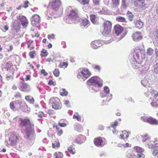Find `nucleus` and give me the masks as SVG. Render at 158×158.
Returning a JSON list of instances; mask_svg holds the SVG:
<instances>
[{"mask_svg":"<svg viewBox=\"0 0 158 158\" xmlns=\"http://www.w3.org/2000/svg\"><path fill=\"white\" fill-rule=\"evenodd\" d=\"M18 122L19 126L20 127L28 126L25 129V133L27 138L31 139L34 138V126L32 124L30 120L28 118H19Z\"/></svg>","mask_w":158,"mask_h":158,"instance_id":"1","label":"nucleus"},{"mask_svg":"<svg viewBox=\"0 0 158 158\" xmlns=\"http://www.w3.org/2000/svg\"><path fill=\"white\" fill-rule=\"evenodd\" d=\"M22 139V137L14 131L10 133L9 138V142L10 145L15 146Z\"/></svg>","mask_w":158,"mask_h":158,"instance_id":"2","label":"nucleus"},{"mask_svg":"<svg viewBox=\"0 0 158 158\" xmlns=\"http://www.w3.org/2000/svg\"><path fill=\"white\" fill-rule=\"evenodd\" d=\"M91 74L87 68H80L78 71L77 77L85 81L91 76Z\"/></svg>","mask_w":158,"mask_h":158,"instance_id":"3","label":"nucleus"},{"mask_svg":"<svg viewBox=\"0 0 158 158\" xmlns=\"http://www.w3.org/2000/svg\"><path fill=\"white\" fill-rule=\"evenodd\" d=\"M134 58L135 61L139 64L141 63L143 57H144V50L137 47L134 49Z\"/></svg>","mask_w":158,"mask_h":158,"instance_id":"4","label":"nucleus"},{"mask_svg":"<svg viewBox=\"0 0 158 158\" xmlns=\"http://www.w3.org/2000/svg\"><path fill=\"white\" fill-rule=\"evenodd\" d=\"M112 28V23L109 21L105 20L103 23V27L101 29L102 34L106 35L109 34L111 32Z\"/></svg>","mask_w":158,"mask_h":158,"instance_id":"5","label":"nucleus"},{"mask_svg":"<svg viewBox=\"0 0 158 158\" xmlns=\"http://www.w3.org/2000/svg\"><path fill=\"white\" fill-rule=\"evenodd\" d=\"M87 84L89 86L95 85L101 87L102 85V81L99 77L93 76L87 81Z\"/></svg>","mask_w":158,"mask_h":158,"instance_id":"6","label":"nucleus"},{"mask_svg":"<svg viewBox=\"0 0 158 158\" xmlns=\"http://www.w3.org/2000/svg\"><path fill=\"white\" fill-rule=\"evenodd\" d=\"M50 102L52 104V108L54 109L57 110L62 108V104L60 100L57 98L52 97L50 99Z\"/></svg>","mask_w":158,"mask_h":158,"instance_id":"7","label":"nucleus"},{"mask_svg":"<svg viewBox=\"0 0 158 158\" xmlns=\"http://www.w3.org/2000/svg\"><path fill=\"white\" fill-rule=\"evenodd\" d=\"M19 89L22 92L28 93L31 90V88L29 85L26 83L20 81L18 83Z\"/></svg>","mask_w":158,"mask_h":158,"instance_id":"8","label":"nucleus"},{"mask_svg":"<svg viewBox=\"0 0 158 158\" xmlns=\"http://www.w3.org/2000/svg\"><path fill=\"white\" fill-rule=\"evenodd\" d=\"M114 33L117 36L120 35L121 38H123L126 34L123 33V28L118 24L115 25L114 27Z\"/></svg>","mask_w":158,"mask_h":158,"instance_id":"9","label":"nucleus"},{"mask_svg":"<svg viewBox=\"0 0 158 158\" xmlns=\"http://www.w3.org/2000/svg\"><path fill=\"white\" fill-rule=\"evenodd\" d=\"M61 5L60 0H50L49 4V6L53 10L57 11Z\"/></svg>","mask_w":158,"mask_h":158,"instance_id":"10","label":"nucleus"},{"mask_svg":"<svg viewBox=\"0 0 158 158\" xmlns=\"http://www.w3.org/2000/svg\"><path fill=\"white\" fill-rule=\"evenodd\" d=\"M22 102L19 100L11 102L10 104V108L14 111L18 110L21 108Z\"/></svg>","mask_w":158,"mask_h":158,"instance_id":"11","label":"nucleus"},{"mask_svg":"<svg viewBox=\"0 0 158 158\" xmlns=\"http://www.w3.org/2000/svg\"><path fill=\"white\" fill-rule=\"evenodd\" d=\"M94 143L97 147H102L105 144V139L101 137H96L94 139Z\"/></svg>","mask_w":158,"mask_h":158,"instance_id":"12","label":"nucleus"},{"mask_svg":"<svg viewBox=\"0 0 158 158\" xmlns=\"http://www.w3.org/2000/svg\"><path fill=\"white\" fill-rule=\"evenodd\" d=\"M68 16L69 19L73 20L78 19L79 16L78 10L76 9H72L69 13Z\"/></svg>","mask_w":158,"mask_h":158,"instance_id":"13","label":"nucleus"},{"mask_svg":"<svg viewBox=\"0 0 158 158\" xmlns=\"http://www.w3.org/2000/svg\"><path fill=\"white\" fill-rule=\"evenodd\" d=\"M86 138L85 136L80 135L76 136L75 139V143L78 144H81L84 143L86 140Z\"/></svg>","mask_w":158,"mask_h":158,"instance_id":"14","label":"nucleus"},{"mask_svg":"<svg viewBox=\"0 0 158 158\" xmlns=\"http://www.w3.org/2000/svg\"><path fill=\"white\" fill-rule=\"evenodd\" d=\"M132 37L134 41H138L142 39L143 36L141 32H136L132 34Z\"/></svg>","mask_w":158,"mask_h":158,"instance_id":"15","label":"nucleus"},{"mask_svg":"<svg viewBox=\"0 0 158 158\" xmlns=\"http://www.w3.org/2000/svg\"><path fill=\"white\" fill-rule=\"evenodd\" d=\"M40 17L39 15L35 14L32 16L31 19V23L32 25L35 26L39 23L40 22Z\"/></svg>","mask_w":158,"mask_h":158,"instance_id":"16","label":"nucleus"},{"mask_svg":"<svg viewBox=\"0 0 158 158\" xmlns=\"http://www.w3.org/2000/svg\"><path fill=\"white\" fill-rule=\"evenodd\" d=\"M102 44L99 40H95L92 42L91 44V47L94 49L98 48L102 45Z\"/></svg>","mask_w":158,"mask_h":158,"instance_id":"17","label":"nucleus"},{"mask_svg":"<svg viewBox=\"0 0 158 158\" xmlns=\"http://www.w3.org/2000/svg\"><path fill=\"white\" fill-rule=\"evenodd\" d=\"M20 21L24 27H27L28 24V21L26 17L23 16H22L20 18Z\"/></svg>","mask_w":158,"mask_h":158,"instance_id":"18","label":"nucleus"},{"mask_svg":"<svg viewBox=\"0 0 158 158\" xmlns=\"http://www.w3.org/2000/svg\"><path fill=\"white\" fill-rule=\"evenodd\" d=\"M89 21L86 18L82 19L81 22L80 26L87 28L89 25Z\"/></svg>","mask_w":158,"mask_h":158,"instance_id":"19","label":"nucleus"},{"mask_svg":"<svg viewBox=\"0 0 158 158\" xmlns=\"http://www.w3.org/2000/svg\"><path fill=\"white\" fill-rule=\"evenodd\" d=\"M146 121L147 123H148L151 125H158V121L155 119L151 117L148 118Z\"/></svg>","mask_w":158,"mask_h":158,"instance_id":"20","label":"nucleus"},{"mask_svg":"<svg viewBox=\"0 0 158 158\" xmlns=\"http://www.w3.org/2000/svg\"><path fill=\"white\" fill-rule=\"evenodd\" d=\"M53 128H55L57 134L59 136H61L63 134V130L60 129V127L56 124H54L53 125Z\"/></svg>","mask_w":158,"mask_h":158,"instance_id":"21","label":"nucleus"},{"mask_svg":"<svg viewBox=\"0 0 158 158\" xmlns=\"http://www.w3.org/2000/svg\"><path fill=\"white\" fill-rule=\"evenodd\" d=\"M135 27L138 29H141L143 27V23L140 19L136 20L134 21Z\"/></svg>","mask_w":158,"mask_h":158,"instance_id":"22","label":"nucleus"},{"mask_svg":"<svg viewBox=\"0 0 158 158\" xmlns=\"http://www.w3.org/2000/svg\"><path fill=\"white\" fill-rule=\"evenodd\" d=\"M129 136V133L127 131H122L120 133V138L124 139L128 137Z\"/></svg>","mask_w":158,"mask_h":158,"instance_id":"23","label":"nucleus"},{"mask_svg":"<svg viewBox=\"0 0 158 158\" xmlns=\"http://www.w3.org/2000/svg\"><path fill=\"white\" fill-rule=\"evenodd\" d=\"M120 0H111V6L113 8H117L119 5Z\"/></svg>","mask_w":158,"mask_h":158,"instance_id":"24","label":"nucleus"},{"mask_svg":"<svg viewBox=\"0 0 158 158\" xmlns=\"http://www.w3.org/2000/svg\"><path fill=\"white\" fill-rule=\"evenodd\" d=\"M12 66L13 64L11 61H9L6 64L5 68V69H7V71H8L9 70L10 71V70H12L11 69L12 67Z\"/></svg>","mask_w":158,"mask_h":158,"instance_id":"25","label":"nucleus"},{"mask_svg":"<svg viewBox=\"0 0 158 158\" xmlns=\"http://www.w3.org/2000/svg\"><path fill=\"white\" fill-rule=\"evenodd\" d=\"M52 146L53 148H58L60 147V143L58 139L52 142Z\"/></svg>","mask_w":158,"mask_h":158,"instance_id":"26","label":"nucleus"},{"mask_svg":"<svg viewBox=\"0 0 158 158\" xmlns=\"http://www.w3.org/2000/svg\"><path fill=\"white\" fill-rule=\"evenodd\" d=\"M126 158H136V155L133 153L129 151L126 153Z\"/></svg>","mask_w":158,"mask_h":158,"instance_id":"27","label":"nucleus"},{"mask_svg":"<svg viewBox=\"0 0 158 158\" xmlns=\"http://www.w3.org/2000/svg\"><path fill=\"white\" fill-rule=\"evenodd\" d=\"M68 152L72 155L76 153V150L74 148L72 145L69 146L68 148Z\"/></svg>","mask_w":158,"mask_h":158,"instance_id":"28","label":"nucleus"},{"mask_svg":"<svg viewBox=\"0 0 158 158\" xmlns=\"http://www.w3.org/2000/svg\"><path fill=\"white\" fill-rule=\"evenodd\" d=\"M53 156L54 158H62L63 157V155L62 152H57L54 153Z\"/></svg>","mask_w":158,"mask_h":158,"instance_id":"29","label":"nucleus"},{"mask_svg":"<svg viewBox=\"0 0 158 158\" xmlns=\"http://www.w3.org/2000/svg\"><path fill=\"white\" fill-rule=\"evenodd\" d=\"M68 62H61L59 64L58 67L60 68L65 69L68 67Z\"/></svg>","mask_w":158,"mask_h":158,"instance_id":"30","label":"nucleus"},{"mask_svg":"<svg viewBox=\"0 0 158 158\" xmlns=\"http://www.w3.org/2000/svg\"><path fill=\"white\" fill-rule=\"evenodd\" d=\"M134 149L136 152L139 153H142L144 151L143 149L138 146H135L134 148Z\"/></svg>","mask_w":158,"mask_h":158,"instance_id":"31","label":"nucleus"},{"mask_svg":"<svg viewBox=\"0 0 158 158\" xmlns=\"http://www.w3.org/2000/svg\"><path fill=\"white\" fill-rule=\"evenodd\" d=\"M25 99L27 101L29 102L31 104H33L34 102V100L33 98L31 97V98L30 99V96H26L25 97Z\"/></svg>","mask_w":158,"mask_h":158,"instance_id":"32","label":"nucleus"},{"mask_svg":"<svg viewBox=\"0 0 158 158\" xmlns=\"http://www.w3.org/2000/svg\"><path fill=\"white\" fill-rule=\"evenodd\" d=\"M14 72L11 70L10 72V74H7L6 76V79L9 81L10 79H12L13 78Z\"/></svg>","mask_w":158,"mask_h":158,"instance_id":"33","label":"nucleus"},{"mask_svg":"<svg viewBox=\"0 0 158 158\" xmlns=\"http://www.w3.org/2000/svg\"><path fill=\"white\" fill-rule=\"evenodd\" d=\"M147 143L148 147L149 148H154V143L153 140H148Z\"/></svg>","mask_w":158,"mask_h":158,"instance_id":"34","label":"nucleus"},{"mask_svg":"<svg viewBox=\"0 0 158 158\" xmlns=\"http://www.w3.org/2000/svg\"><path fill=\"white\" fill-rule=\"evenodd\" d=\"M68 93L67 91L64 89H62L60 92V95L62 96H67Z\"/></svg>","mask_w":158,"mask_h":158,"instance_id":"35","label":"nucleus"},{"mask_svg":"<svg viewBox=\"0 0 158 158\" xmlns=\"http://www.w3.org/2000/svg\"><path fill=\"white\" fill-rule=\"evenodd\" d=\"M151 94L153 96L154 98H156L158 96V92L157 90L153 89L150 92Z\"/></svg>","mask_w":158,"mask_h":158,"instance_id":"36","label":"nucleus"},{"mask_svg":"<svg viewBox=\"0 0 158 158\" xmlns=\"http://www.w3.org/2000/svg\"><path fill=\"white\" fill-rule=\"evenodd\" d=\"M78 1L83 5H88L90 1V0H78Z\"/></svg>","mask_w":158,"mask_h":158,"instance_id":"37","label":"nucleus"},{"mask_svg":"<svg viewBox=\"0 0 158 158\" xmlns=\"http://www.w3.org/2000/svg\"><path fill=\"white\" fill-rule=\"evenodd\" d=\"M36 51L34 50L31 51L29 53V56L31 58H34L36 55Z\"/></svg>","mask_w":158,"mask_h":158,"instance_id":"38","label":"nucleus"},{"mask_svg":"<svg viewBox=\"0 0 158 158\" xmlns=\"http://www.w3.org/2000/svg\"><path fill=\"white\" fill-rule=\"evenodd\" d=\"M73 118L76 119L77 120L79 121H80L81 120V116L77 113H76L75 114L73 115Z\"/></svg>","mask_w":158,"mask_h":158,"instance_id":"39","label":"nucleus"},{"mask_svg":"<svg viewBox=\"0 0 158 158\" xmlns=\"http://www.w3.org/2000/svg\"><path fill=\"white\" fill-rule=\"evenodd\" d=\"M116 20L120 22H126V20L124 17H118L116 18Z\"/></svg>","mask_w":158,"mask_h":158,"instance_id":"40","label":"nucleus"},{"mask_svg":"<svg viewBox=\"0 0 158 158\" xmlns=\"http://www.w3.org/2000/svg\"><path fill=\"white\" fill-rule=\"evenodd\" d=\"M90 20L93 23H96V16L95 15H91L90 16Z\"/></svg>","mask_w":158,"mask_h":158,"instance_id":"41","label":"nucleus"},{"mask_svg":"<svg viewBox=\"0 0 158 158\" xmlns=\"http://www.w3.org/2000/svg\"><path fill=\"white\" fill-rule=\"evenodd\" d=\"M33 41H31L27 44V48H29L30 50H32L35 48L34 46L32 44Z\"/></svg>","mask_w":158,"mask_h":158,"instance_id":"42","label":"nucleus"},{"mask_svg":"<svg viewBox=\"0 0 158 158\" xmlns=\"http://www.w3.org/2000/svg\"><path fill=\"white\" fill-rule=\"evenodd\" d=\"M53 74L56 77L59 76L60 74L59 70L58 69H55L53 71Z\"/></svg>","mask_w":158,"mask_h":158,"instance_id":"43","label":"nucleus"},{"mask_svg":"<svg viewBox=\"0 0 158 158\" xmlns=\"http://www.w3.org/2000/svg\"><path fill=\"white\" fill-rule=\"evenodd\" d=\"M48 54V53L47 52V50L45 49H43L40 55L42 57L46 56H47Z\"/></svg>","mask_w":158,"mask_h":158,"instance_id":"44","label":"nucleus"},{"mask_svg":"<svg viewBox=\"0 0 158 158\" xmlns=\"http://www.w3.org/2000/svg\"><path fill=\"white\" fill-rule=\"evenodd\" d=\"M93 67L94 69L98 72H100L101 70V67L100 66L98 65H93Z\"/></svg>","mask_w":158,"mask_h":158,"instance_id":"45","label":"nucleus"},{"mask_svg":"<svg viewBox=\"0 0 158 158\" xmlns=\"http://www.w3.org/2000/svg\"><path fill=\"white\" fill-rule=\"evenodd\" d=\"M153 50L151 48H149L148 49L147 52V54L148 55H152L153 53Z\"/></svg>","mask_w":158,"mask_h":158,"instance_id":"46","label":"nucleus"},{"mask_svg":"<svg viewBox=\"0 0 158 158\" xmlns=\"http://www.w3.org/2000/svg\"><path fill=\"white\" fill-rule=\"evenodd\" d=\"M152 154L155 157H158V149H153Z\"/></svg>","mask_w":158,"mask_h":158,"instance_id":"47","label":"nucleus"},{"mask_svg":"<svg viewBox=\"0 0 158 158\" xmlns=\"http://www.w3.org/2000/svg\"><path fill=\"white\" fill-rule=\"evenodd\" d=\"M27 64L28 65V66L27 67V69L28 71H30L31 69H33L34 66L33 65H32L31 63L28 62L27 63Z\"/></svg>","mask_w":158,"mask_h":158,"instance_id":"48","label":"nucleus"},{"mask_svg":"<svg viewBox=\"0 0 158 158\" xmlns=\"http://www.w3.org/2000/svg\"><path fill=\"white\" fill-rule=\"evenodd\" d=\"M29 4V2L28 1L26 0L23 2V7L25 8H27L29 6L28 4Z\"/></svg>","mask_w":158,"mask_h":158,"instance_id":"49","label":"nucleus"},{"mask_svg":"<svg viewBox=\"0 0 158 158\" xmlns=\"http://www.w3.org/2000/svg\"><path fill=\"white\" fill-rule=\"evenodd\" d=\"M75 129L79 132H81L82 130V127L79 126H76L75 127Z\"/></svg>","mask_w":158,"mask_h":158,"instance_id":"50","label":"nucleus"},{"mask_svg":"<svg viewBox=\"0 0 158 158\" xmlns=\"http://www.w3.org/2000/svg\"><path fill=\"white\" fill-rule=\"evenodd\" d=\"M15 97L16 98H21L22 97L21 93L19 92H17L14 95Z\"/></svg>","mask_w":158,"mask_h":158,"instance_id":"51","label":"nucleus"},{"mask_svg":"<svg viewBox=\"0 0 158 158\" xmlns=\"http://www.w3.org/2000/svg\"><path fill=\"white\" fill-rule=\"evenodd\" d=\"M55 36V35L53 34H51L48 35V39H49L50 40H51L54 39Z\"/></svg>","mask_w":158,"mask_h":158,"instance_id":"52","label":"nucleus"},{"mask_svg":"<svg viewBox=\"0 0 158 158\" xmlns=\"http://www.w3.org/2000/svg\"><path fill=\"white\" fill-rule=\"evenodd\" d=\"M145 155L142 153L137 154L136 157V158H145Z\"/></svg>","mask_w":158,"mask_h":158,"instance_id":"53","label":"nucleus"},{"mask_svg":"<svg viewBox=\"0 0 158 158\" xmlns=\"http://www.w3.org/2000/svg\"><path fill=\"white\" fill-rule=\"evenodd\" d=\"M118 121H114V122L113 124H112L110 126L111 127L114 128L118 126Z\"/></svg>","mask_w":158,"mask_h":158,"instance_id":"54","label":"nucleus"},{"mask_svg":"<svg viewBox=\"0 0 158 158\" xmlns=\"http://www.w3.org/2000/svg\"><path fill=\"white\" fill-rule=\"evenodd\" d=\"M100 0H93V3L94 5L98 6L99 4Z\"/></svg>","mask_w":158,"mask_h":158,"instance_id":"55","label":"nucleus"},{"mask_svg":"<svg viewBox=\"0 0 158 158\" xmlns=\"http://www.w3.org/2000/svg\"><path fill=\"white\" fill-rule=\"evenodd\" d=\"M104 90L106 94H109L110 93L109 89L107 87H105L104 88Z\"/></svg>","mask_w":158,"mask_h":158,"instance_id":"56","label":"nucleus"},{"mask_svg":"<svg viewBox=\"0 0 158 158\" xmlns=\"http://www.w3.org/2000/svg\"><path fill=\"white\" fill-rule=\"evenodd\" d=\"M38 116L39 117L41 118L44 116V114L42 111H40L39 112Z\"/></svg>","mask_w":158,"mask_h":158,"instance_id":"57","label":"nucleus"},{"mask_svg":"<svg viewBox=\"0 0 158 158\" xmlns=\"http://www.w3.org/2000/svg\"><path fill=\"white\" fill-rule=\"evenodd\" d=\"M151 104L154 107H158V104L156 102H152L151 103Z\"/></svg>","mask_w":158,"mask_h":158,"instance_id":"58","label":"nucleus"},{"mask_svg":"<svg viewBox=\"0 0 158 158\" xmlns=\"http://www.w3.org/2000/svg\"><path fill=\"white\" fill-rule=\"evenodd\" d=\"M148 83V81L145 79L141 81L142 84L144 86L146 85Z\"/></svg>","mask_w":158,"mask_h":158,"instance_id":"59","label":"nucleus"},{"mask_svg":"<svg viewBox=\"0 0 158 158\" xmlns=\"http://www.w3.org/2000/svg\"><path fill=\"white\" fill-rule=\"evenodd\" d=\"M127 15L128 17L131 18H133L134 16V15L132 14V13L129 11H128L127 12Z\"/></svg>","mask_w":158,"mask_h":158,"instance_id":"60","label":"nucleus"},{"mask_svg":"<svg viewBox=\"0 0 158 158\" xmlns=\"http://www.w3.org/2000/svg\"><path fill=\"white\" fill-rule=\"evenodd\" d=\"M41 73L43 74L44 76H46L48 75V73L46 72L45 70L44 69H42L41 71Z\"/></svg>","mask_w":158,"mask_h":158,"instance_id":"61","label":"nucleus"},{"mask_svg":"<svg viewBox=\"0 0 158 158\" xmlns=\"http://www.w3.org/2000/svg\"><path fill=\"white\" fill-rule=\"evenodd\" d=\"M64 104L67 107H69L70 106L69 102L68 100H65L64 101Z\"/></svg>","mask_w":158,"mask_h":158,"instance_id":"62","label":"nucleus"},{"mask_svg":"<svg viewBox=\"0 0 158 158\" xmlns=\"http://www.w3.org/2000/svg\"><path fill=\"white\" fill-rule=\"evenodd\" d=\"M154 148L158 147V140L156 139H155L154 141Z\"/></svg>","mask_w":158,"mask_h":158,"instance_id":"63","label":"nucleus"},{"mask_svg":"<svg viewBox=\"0 0 158 158\" xmlns=\"http://www.w3.org/2000/svg\"><path fill=\"white\" fill-rule=\"evenodd\" d=\"M153 34H154V36L156 38H158V30H156L154 31Z\"/></svg>","mask_w":158,"mask_h":158,"instance_id":"64","label":"nucleus"}]
</instances>
